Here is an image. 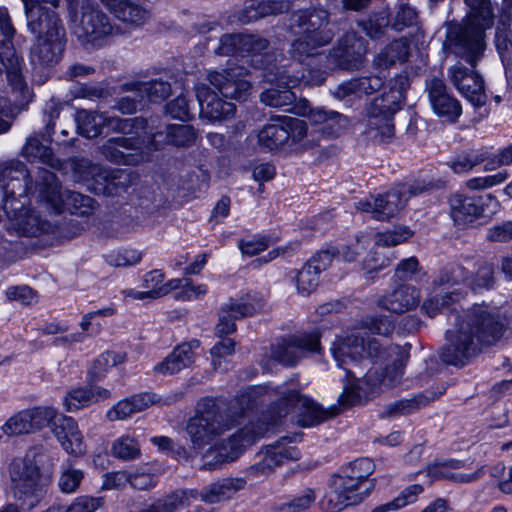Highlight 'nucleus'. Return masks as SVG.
Segmentation results:
<instances>
[{
	"instance_id": "obj_25",
	"label": "nucleus",
	"mask_w": 512,
	"mask_h": 512,
	"mask_svg": "<svg viewBox=\"0 0 512 512\" xmlns=\"http://www.w3.org/2000/svg\"><path fill=\"white\" fill-rule=\"evenodd\" d=\"M208 81L225 98L244 101L250 94L251 83L246 79V70L241 67L210 72Z\"/></svg>"
},
{
	"instance_id": "obj_39",
	"label": "nucleus",
	"mask_w": 512,
	"mask_h": 512,
	"mask_svg": "<svg viewBox=\"0 0 512 512\" xmlns=\"http://www.w3.org/2000/svg\"><path fill=\"white\" fill-rule=\"evenodd\" d=\"M20 154L29 162H41L54 169L61 168V161L55 157L52 149L35 135L27 137Z\"/></svg>"
},
{
	"instance_id": "obj_52",
	"label": "nucleus",
	"mask_w": 512,
	"mask_h": 512,
	"mask_svg": "<svg viewBox=\"0 0 512 512\" xmlns=\"http://www.w3.org/2000/svg\"><path fill=\"white\" fill-rule=\"evenodd\" d=\"M458 297L456 292L435 295L427 298L422 304V310L429 316L434 317L443 309L449 308Z\"/></svg>"
},
{
	"instance_id": "obj_64",
	"label": "nucleus",
	"mask_w": 512,
	"mask_h": 512,
	"mask_svg": "<svg viewBox=\"0 0 512 512\" xmlns=\"http://www.w3.org/2000/svg\"><path fill=\"white\" fill-rule=\"evenodd\" d=\"M357 85L358 98L368 96L379 91L384 85V80L377 75L355 78Z\"/></svg>"
},
{
	"instance_id": "obj_38",
	"label": "nucleus",
	"mask_w": 512,
	"mask_h": 512,
	"mask_svg": "<svg viewBox=\"0 0 512 512\" xmlns=\"http://www.w3.org/2000/svg\"><path fill=\"white\" fill-rule=\"evenodd\" d=\"M127 89L137 93L141 99H147L151 103L165 101L172 92L170 82L162 78L151 79L147 82H133L126 85Z\"/></svg>"
},
{
	"instance_id": "obj_46",
	"label": "nucleus",
	"mask_w": 512,
	"mask_h": 512,
	"mask_svg": "<svg viewBox=\"0 0 512 512\" xmlns=\"http://www.w3.org/2000/svg\"><path fill=\"white\" fill-rule=\"evenodd\" d=\"M122 362H124L123 355L112 351H106L93 362V365L89 370V377L92 381H100L111 367Z\"/></svg>"
},
{
	"instance_id": "obj_24",
	"label": "nucleus",
	"mask_w": 512,
	"mask_h": 512,
	"mask_svg": "<svg viewBox=\"0 0 512 512\" xmlns=\"http://www.w3.org/2000/svg\"><path fill=\"white\" fill-rule=\"evenodd\" d=\"M268 81L276 87L263 91L260 100L266 106L285 108L292 106L296 101V95L292 91L300 82V77L290 74L288 69H277V72L268 76Z\"/></svg>"
},
{
	"instance_id": "obj_51",
	"label": "nucleus",
	"mask_w": 512,
	"mask_h": 512,
	"mask_svg": "<svg viewBox=\"0 0 512 512\" xmlns=\"http://www.w3.org/2000/svg\"><path fill=\"white\" fill-rule=\"evenodd\" d=\"M28 411L31 418L33 433L42 430L52 423L54 424L57 420L58 412L52 406H34L28 408Z\"/></svg>"
},
{
	"instance_id": "obj_48",
	"label": "nucleus",
	"mask_w": 512,
	"mask_h": 512,
	"mask_svg": "<svg viewBox=\"0 0 512 512\" xmlns=\"http://www.w3.org/2000/svg\"><path fill=\"white\" fill-rule=\"evenodd\" d=\"M319 274L312 264H305L300 271L296 272L293 278L295 279L298 293L309 295L313 292L318 286Z\"/></svg>"
},
{
	"instance_id": "obj_4",
	"label": "nucleus",
	"mask_w": 512,
	"mask_h": 512,
	"mask_svg": "<svg viewBox=\"0 0 512 512\" xmlns=\"http://www.w3.org/2000/svg\"><path fill=\"white\" fill-rule=\"evenodd\" d=\"M469 8L465 24H450L444 46L464 58L472 67L486 47V30L495 24V9L491 0H464Z\"/></svg>"
},
{
	"instance_id": "obj_27",
	"label": "nucleus",
	"mask_w": 512,
	"mask_h": 512,
	"mask_svg": "<svg viewBox=\"0 0 512 512\" xmlns=\"http://www.w3.org/2000/svg\"><path fill=\"white\" fill-rule=\"evenodd\" d=\"M426 90L434 112L449 122H455L462 113L461 104L447 93L444 81L432 77L426 82Z\"/></svg>"
},
{
	"instance_id": "obj_35",
	"label": "nucleus",
	"mask_w": 512,
	"mask_h": 512,
	"mask_svg": "<svg viewBox=\"0 0 512 512\" xmlns=\"http://www.w3.org/2000/svg\"><path fill=\"white\" fill-rule=\"evenodd\" d=\"M290 2L285 0H248L238 13V20L247 24L269 15H277L287 11Z\"/></svg>"
},
{
	"instance_id": "obj_12",
	"label": "nucleus",
	"mask_w": 512,
	"mask_h": 512,
	"mask_svg": "<svg viewBox=\"0 0 512 512\" xmlns=\"http://www.w3.org/2000/svg\"><path fill=\"white\" fill-rule=\"evenodd\" d=\"M493 264L474 258H465L463 263L453 264L443 269L435 283L438 285L466 284L472 291L481 292L495 285Z\"/></svg>"
},
{
	"instance_id": "obj_11",
	"label": "nucleus",
	"mask_w": 512,
	"mask_h": 512,
	"mask_svg": "<svg viewBox=\"0 0 512 512\" xmlns=\"http://www.w3.org/2000/svg\"><path fill=\"white\" fill-rule=\"evenodd\" d=\"M235 420L224 417L212 398L198 401L195 415L188 421L186 432L194 449H201L228 430Z\"/></svg>"
},
{
	"instance_id": "obj_37",
	"label": "nucleus",
	"mask_w": 512,
	"mask_h": 512,
	"mask_svg": "<svg viewBox=\"0 0 512 512\" xmlns=\"http://www.w3.org/2000/svg\"><path fill=\"white\" fill-rule=\"evenodd\" d=\"M118 20L130 25H142L149 13L131 0H100Z\"/></svg>"
},
{
	"instance_id": "obj_20",
	"label": "nucleus",
	"mask_w": 512,
	"mask_h": 512,
	"mask_svg": "<svg viewBox=\"0 0 512 512\" xmlns=\"http://www.w3.org/2000/svg\"><path fill=\"white\" fill-rule=\"evenodd\" d=\"M7 217V228L24 236H37L51 230V224L19 199L7 200L2 207Z\"/></svg>"
},
{
	"instance_id": "obj_36",
	"label": "nucleus",
	"mask_w": 512,
	"mask_h": 512,
	"mask_svg": "<svg viewBox=\"0 0 512 512\" xmlns=\"http://www.w3.org/2000/svg\"><path fill=\"white\" fill-rule=\"evenodd\" d=\"M287 139L282 117L277 119V123L266 124L259 131L249 135V140H256L258 148L263 151H277L286 147Z\"/></svg>"
},
{
	"instance_id": "obj_2",
	"label": "nucleus",
	"mask_w": 512,
	"mask_h": 512,
	"mask_svg": "<svg viewBox=\"0 0 512 512\" xmlns=\"http://www.w3.org/2000/svg\"><path fill=\"white\" fill-rule=\"evenodd\" d=\"M449 318L454 324L446 331V343L440 350L441 360L448 365L468 364L483 345L495 343L504 331V324L485 305H474L463 315L453 308Z\"/></svg>"
},
{
	"instance_id": "obj_42",
	"label": "nucleus",
	"mask_w": 512,
	"mask_h": 512,
	"mask_svg": "<svg viewBox=\"0 0 512 512\" xmlns=\"http://www.w3.org/2000/svg\"><path fill=\"white\" fill-rule=\"evenodd\" d=\"M265 306V301L262 297L257 295L247 294L237 299H229L225 304L222 305L224 310L237 321L244 317H250L261 311Z\"/></svg>"
},
{
	"instance_id": "obj_29",
	"label": "nucleus",
	"mask_w": 512,
	"mask_h": 512,
	"mask_svg": "<svg viewBox=\"0 0 512 512\" xmlns=\"http://www.w3.org/2000/svg\"><path fill=\"white\" fill-rule=\"evenodd\" d=\"M495 42L502 61L508 69L512 66V0L502 1Z\"/></svg>"
},
{
	"instance_id": "obj_16",
	"label": "nucleus",
	"mask_w": 512,
	"mask_h": 512,
	"mask_svg": "<svg viewBox=\"0 0 512 512\" xmlns=\"http://www.w3.org/2000/svg\"><path fill=\"white\" fill-rule=\"evenodd\" d=\"M75 122L79 134L86 138L99 136L104 128L112 132L138 133L139 129H143L147 125L144 118L136 117L123 119L117 116H109L106 113L85 109L76 112Z\"/></svg>"
},
{
	"instance_id": "obj_56",
	"label": "nucleus",
	"mask_w": 512,
	"mask_h": 512,
	"mask_svg": "<svg viewBox=\"0 0 512 512\" xmlns=\"http://www.w3.org/2000/svg\"><path fill=\"white\" fill-rule=\"evenodd\" d=\"M316 500V494L313 489L306 488L296 495L291 501L281 506L283 512H302L311 507Z\"/></svg>"
},
{
	"instance_id": "obj_33",
	"label": "nucleus",
	"mask_w": 512,
	"mask_h": 512,
	"mask_svg": "<svg viewBox=\"0 0 512 512\" xmlns=\"http://www.w3.org/2000/svg\"><path fill=\"white\" fill-rule=\"evenodd\" d=\"M145 136H152L157 150L162 144H170L176 147H189L196 141L197 132L191 125L171 124L166 126L165 132L159 131L148 133L144 130Z\"/></svg>"
},
{
	"instance_id": "obj_40",
	"label": "nucleus",
	"mask_w": 512,
	"mask_h": 512,
	"mask_svg": "<svg viewBox=\"0 0 512 512\" xmlns=\"http://www.w3.org/2000/svg\"><path fill=\"white\" fill-rule=\"evenodd\" d=\"M444 390L445 387H442V389L437 394L432 392L429 395L425 393H419L409 399H402L390 403L384 407V410L382 411V416L396 417L400 415L410 414L422 407H425L430 401L438 398L444 392Z\"/></svg>"
},
{
	"instance_id": "obj_55",
	"label": "nucleus",
	"mask_w": 512,
	"mask_h": 512,
	"mask_svg": "<svg viewBox=\"0 0 512 512\" xmlns=\"http://www.w3.org/2000/svg\"><path fill=\"white\" fill-rule=\"evenodd\" d=\"M199 346L200 342L198 340H192L188 343L178 345L169 355L178 365H180L182 369H184L191 366V364L194 362V350H196Z\"/></svg>"
},
{
	"instance_id": "obj_15",
	"label": "nucleus",
	"mask_w": 512,
	"mask_h": 512,
	"mask_svg": "<svg viewBox=\"0 0 512 512\" xmlns=\"http://www.w3.org/2000/svg\"><path fill=\"white\" fill-rule=\"evenodd\" d=\"M425 190L424 185L402 184L385 194H378L357 201L355 208L360 212L369 213L376 220H388L404 207L411 196L418 195Z\"/></svg>"
},
{
	"instance_id": "obj_59",
	"label": "nucleus",
	"mask_w": 512,
	"mask_h": 512,
	"mask_svg": "<svg viewBox=\"0 0 512 512\" xmlns=\"http://www.w3.org/2000/svg\"><path fill=\"white\" fill-rule=\"evenodd\" d=\"M412 236V232L405 227L392 231L379 232L375 235V243L379 246L389 247L398 245Z\"/></svg>"
},
{
	"instance_id": "obj_22",
	"label": "nucleus",
	"mask_w": 512,
	"mask_h": 512,
	"mask_svg": "<svg viewBox=\"0 0 512 512\" xmlns=\"http://www.w3.org/2000/svg\"><path fill=\"white\" fill-rule=\"evenodd\" d=\"M320 350V333L313 330L289 336L274 349L272 357L285 366L295 365L305 354Z\"/></svg>"
},
{
	"instance_id": "obj_14",
	"label": "nucleus",
	"mask_w": 512,
	"mask_h": 512,
	"mask_svg": "<svg viewBox=\"0 0 512 512\" xmlns=\"http://www.w3.org/2000/svg\"><path fill=\"white\" fill-rule=\"evenodd\" d=\"M15 32L7 8L0 7V73L5 72L12 90L24 96L28 86L22 73L23 59L11 45Z\"/></svg>"
},
{
	"instance_id": "obj_60",
	"label": "nucleus",
	"mask_w": 512,
	"mask_h": 512,
	"mask_svg": "<svg viewBox=\"0 0 512 512\" xmlns=\"http://www.w3.org/2000/svg\"><path fill=\"white\" fill-rule=\"evenodd\" d=\"M20 109L9 99L0 95V134L7 133L18 116Z\"/></svg>"
},
{
	"instance_id": "obj_58",
	"label": "nucleus",
	"mask_w": 512,
	"mask_h": 512,
	"mask_svg": "<svg viewBox=\"0 0 512 512\" xmlns=\"http://www.w3.org/2000/svg\"><path fill=\"white\" fill-rule=\"evenodd\" d=\"M360 25L368 37L372 39L380 38L384 35L389 25V18L381 13L370 16L366 21L361 22Z\"/></svg>"
},
{
	"instance_id": "obj_32",
	"label": "nucleus",
	"mask_w": 512,
	"mask_h": 512,
	"mask_svg": "<svg viewBox=\"0 0 512 512\" xmlns=\"http://www.w3.org/2000/svg\"><path fill=\"white\" fill-rule=\"evenodd\" d=\"M283 127L288 136L286 147L307 150L318 145L319 139L308 130L307 123L299 118L282 117Z\"/></svg>"
},
{
	"instance_id": "obj_63",
	"label": "nucleus",
	"mask_w": 512,
	"mask_h": 512,
	"mask_svg": "<svg viewBox=\"0 0 512 512\" xmlns=\"http://www.w3.org/2000/svg\"><path fill=\"white\" fill-rule=\"evenodd\" d=\"M6 296L11 301H17L22 305H32L37 302L36 292L29 286H13L6 290Z\"/></svg>"
},
{
	"instance_id": "obj_62",
	"label": "nucleus",
	"mask_w": 512,
	"mask_h": 512,
	"mask_svg": "<svg viewBox=\"0 0 512 512\" xmlns=\"http://www.w3.org/2000/svg\"><path fill=\"white\" fill-rule=\"evenodd\" d=\"M165 111L174 119L185 121L191 118L189 102L183 95L166 104Z\"/></svg>"
},
{
	"instance_id": "obj_57",
	"label": "nucleus",
	"mask_w": 512,
	"mask_h": 512,
	"mask_svg": "<svg viewBox=\"0 0 512 512\" xmlns=\"http://www.w3.org/2000/svg\"><path fill=\"white\" fill-rule=\"evenodd\" d=\"M104 505L103 497L83 495L75 498L63 512H95Z\"/></svg>"
},
{
	"instance_id": "obj_6",
	"label": "nucleus",
	"mask_w": 512,
	"mask_h": 512,
	"mask_svg": "<svg viewBox=\"0 0 512 512\" xmlns=\"http://www.w3.org/2000/svg\"><path fill=\"white\" fill-rule=\"evenodd\" d=\"M329 13L324 9H302L289 17V30L298 37L292 42L290 54L303 61L319 54V49L328 45L334 33L327 28Z\"/></svg>"
},
{
	"instance_id": "obj_21",
	"label": "nucleus",
	"mask_w": 512,
	"mask_h": 512,
	"mask_svg": "<svg viewBox=\"0 0 512 512\" xmlns=\"http://www.w3.org/2000/svg\"><path fill=\"white\" fill-rule=\"evenodd\" d=\"M285 111L307 117L311 124L317 127V131L326 137H338L349 126L347 116L324 107L312 108L307 100H301L300 103Z\"/></svg>"
},
{
	"instance_id": "obj_9",
	"label": "nucleus",
	"mask_w": 512,
	"mask_h": 512,
	"mask_svg": "<svg viewBox=\"0 0 512 512\" xmlns=\"http://www.w3.org/2000/svg\"><path fill=\"white\" fill-rule=\"evenodd\" d=\"M40 201L53 213L69 211L79 217L89 218L97 210L96 201L78 192L63 190L55 174L48 170L39 173Z\"/></svg>"
},
{
	"instance_id": "obj_49",
	"label": "nucleus",
	"mask_w": 512,
	"mask_h": 512,
	"mask_svg": "<svg viewBox=\"0 0 512 512\" xmlns=\"http://www.w3.org/2000/svg\"><path fill=\"white\" fill-rule=\"evenodd\" d=\"M83 479L84 472L82 470L67 464L61 468L58 487L62 493L72 494L77 491Z\"/></svg>"
},
{
	"instance_id": "obj_28",
	"label": "nucleus",
	"mask_w": 512,
	"mask_h": 512,
	"mask_svg": "<svg viewBox=\"0 0 512 512\" xmlns=\"http://www.w3.org/2000/svg\"><path fill=\"white\" fill-rule=\"evenodd\" d=\"M196 97L200 106V116L211 122L223 121L231 118L236 106L222 100L217 93L206 84L196 86Z\"/></svg>"
},
{
	"instance_id": "obj_45",
	"label": "nucleus",
	"mask_w": 512,
	"mask_h": 512,
	"mask_svg": "<svg viewBox=\"0 0 512 512\" xmlns=\"http://www.w3.org/2000/svg\"><path fill=\"white\" fill-rule=\"evenodd\" d=\"M423 492V487L419 484H413L405 488L396 498L385 504L375 507L371 512H392L397 511L408 504L414 503L419 494Z\"/></svg>"
},
{
	"instance_id": "obj_23",
	"label": "nucleus",
	"mask_w": 512,
	"mask_h": 512,
	"mask_svg": "<svg viewBox=\"0 0 512 512\" xmlns=\"http://www.w3.org/2000/svg\"><path fill=\"white\" fill-rule=\"evenodd\" d=\"M287 438H282L258 454L259 460L247 469V474L256 478L270 474L276 467L293 460H298L300 452L294 446L287 445Z\"/></svg>"
},
{
	"instance_id": "obj_18",
	"label": "nucleus",
	"mask_w": 512,
	"mask_h": 512,
	"mask_svg": "<svg viewBox=\"0 0 512 512\" xmlns=\"http://www.w3.org/2000/svg\"><path fill=\"white\" fill-rule=\"evenodd\" d=\"M450 215L460 228H465L480 217H488L496 213L499 202L491 194L468 197L460 193L449 198Z\"/></svg>"
},
{
	"instance_id": "obj_43",
	"label": "nucleus",
	"mask_w": 512,
	"mask_h": 512,
	"mask_svg": "<svg viewBox=\"0 0 512 512\" xmlns=\"http://www.w3.org/2000/svg\"><path fill=\"white\" fill-rule=\"evenodd\" d=\"M1 431L8 437L21 436L33 433L31 418L28 409L18 411L9 417L1 426Z\"/></svg>"
},
{
	"instance_id": "obj_5",
	"label": "nucleus",
	"mask_w": 512,
	"mask_h": 512,
	"mask_svg": "<svg viewBox=\"0 0 512 512\" xmlns=\"http://www.w3.org/2000/svg\"><path fill=\"white\" fill-rule=\"evenodd\" d=\"M374 469L375 465L369 458H358L350 462L332 478L329 491L320 500L322 510L340 512L350 505L361 503L375 486V480H372L370 488L364 492L359 491L361 484Z\"/></svg>"
},
{
	"instance_id": "obj_30",
	"label": "nucleus",
	"mask_w": 512,
	"mask_h": 512,
	"mask_svg": "<svg viewBox=\"0 0 512 512\" xmlns=\"http://www.w3.org/2000/svg\"><path fill=\"white\" fill-rule=\"evenodd\" d=\"M246 486L242 477L221 478L203 487L199 493L200 499L209 504L231 500Z\"/></svg>"
},
{
	"instance_id": "obj_47",
	"label": "nucleus",
	"mask_w": 512,
	"mask_h": 512,
	"mask_svg": "<svg viewBox=\"0 0 512 512\" xmlns=\"http://www.w3.org/2000/svg\"><path fill=\"white\" fill-rule=\"evenodd\" d=\"M111 453L118 459L134 460L139 458L141 450L138 441L134 437L123 435L113 442Z\"/></svg>"
},
{
	"instance_id": "obj_50",
	"label": "nucleus",
	"mask_w": 512,
	"mask_h": 512,
	"mask_svg": "<svg viewBox=\"0 0 512 512\" xmlns=\"http://www.w3.org/2000/svg\"><path fill=\"white\" fill-rule=\"evenodd\" d=\"M485 159L486 156L484 152L471 150L457 155L448 165L455 173L459 174L471 170L473 167L484 162Z\"/></svg>"
},
{
	"instance_id": "obj_13",
	"label": "nucleus",
	"mask_w": 512,
	"mask_h": 512,
	"mask_svg": "<svg viewBox=\"0 0 512 512\" xmlns=\"http://www.w3.org/2000/svg\"><path fill=\"white\" fill-rule=\"evenodd\" d=\"M138 133H126L129 137L120 136L108 139L101 147L102 155L115 164L136 165L146 159L158 146L152 136H145L144 130Z\"/></svg>"
},
{
	"instance_id": "obj_10",
	"label": "nucleus",
	"mask_w": 512,
	"mask_h": 512,
	"mask_svg": "<svg viewBox=\"0 0 512 512\" xmlns=\"http://www.w3.org/2000/svg\"><path fill=\"white\" fill-rule=\"evenodd\" d=\"M73 32L83 46L99 49L121 33L109 16L89 1L83 2L79 14L72 18Z\"/></svg>"
},
{
	"instance_id": "obj_8",
	"label": "nucleus",
	"mask_w": 512,
	"mask_h": 512,
	"mask_svg": "<svg viewBox=\"0 0 512 512\" xmlns=\"http://www.w3.org/2000/svg\"><path fill=\"white\" fill-rule=\"evenodd\" d=\"M389 87L390 92L376 98L368 109V127L380 142H389L394 136L393 116L410 87L408 74L396 75L389 81Z\"/></svg>"
},
{
	"instance_id": "obj_31",
	"label": "nucleus",
	"mask_w": 512,
	"mask_h": 512,
	"mask_svg": "<svg viewBox=\"0 0 512 512\" xmlns=\"http://www.w3.org/2000/svg\"><path fill=\"white\" fill-rule=\"evenodd\" d=\"M91 173L95 181L103 186V193L109 196L119 195L133 183L132 174L126 169L93 167Z\"/></svg>"
},
{
	"instance_id": "obj_3",
	"label": "nucleus",
	"mask_w": 512,
	"mask_h": 512,
	"mask_svg": "<svg viewBox=\"0 0 512 512\" xmlns=\"http://www.w3.org/2000/svg\"><path fill=\"white\" fill-rule=\"evenodd\" d=\"M43 446L29 448L24 456L13 458L8 465L9 492L16 503L4 505L0 512H20L34 509L45 497L49 478L41 470Z\"/></svg>"
},
{
	"instance_id": "obj_19",
	"label": "nucleus",
	"mask_w": 512,
	"mask_h": 512,
	"mask_svg": "<svg viewBox=\"0 0 512 512\" xmlns=\"http://www.w3.org/2000/svg\"><path fill=\"white\" fill-rule=\"evenodd\" d=\"M367 42L356 32L345 33L327 56V66L330 69L356 71L363 68L367 62Z\"/></svg>"
},
{
	"instance_id": "obj_17",
	"label": "nucleus",
	"mask_w": 512,
	"mask_h": 512,
	"mask_svg": "<svg viewBox=\"0 0 512 512\" xmlns=\"http://www.w3.org/2000/svg\"><path fill=\"white\" fill-rule=\"evenodd\" d=\"M42 169H38L37 179L35 183L31 180L26 165L19 160H9L0 163V190L3 192L4 201L19 199L26 197L29 193L38 191L40 198L39 173Z\"/></svg>"
},
{
	"instance_id": "obj_54",
	"label": "nucleus",
	"mask_w": 512,
	"mask_h": 512,
	"mask_svg": "<svg viewBox=\"0 0 512 512\" xmlns=\"http://www.w3.org/2000/svg\"><path fill=\"white\" fill-rule=\"evenodd\" d=\"M91 394L88 387H79L69 391L63 400L68 412H73L91 404Z\"/></svg>"
},
{
	"instance_id": "obj_1",
	"label": "nucleus",
	"mask_w": 512,
	"mask_h": 512,
	"mask_svg": "<svg viewBox=\"0 0 512 512\" xmlns=\"http://www.w3.org/2000/svg\"><path fill=\"white\" fill-rule=\"evenodd\" d=\"M333 357L339 368L346 372L348 378L343 393L339 396V405H332L324 410L311 399L300 395L296 390L284 393L273 410L262 415L257 421H252L239 429L216 451L209 450L205 458L215 453L212 461H205L202 469L213 470L224 463L234 461L247 447L253 445L269 431H273L289 411L301 412L300 424L313 427L337 416L343 409L359 403L363 397H368L378 388H393L398 385L403 376L404 358H396L393 364L383 371L369 369L359 378L362 369L360 364L367 359H383L386 350L374 338H365L362 333H353L340 338L331 348Z\"/></svg>"
},
{
	"instance_id": "obj_41",
	"label": "nucleus",
	"mask_w": 512,
	"mask_h": 512,
	"mask_svg": "<svg viewBox=\"0 0 512 512\" xmlns=\"http://www.w3.org/2000/svg\"><path fill=\"white\" fill-rule=\"evenodd\" d=\"M410 55V45L406 38L392 41L374 58L373 63L379 68H389L396 63L407 61Z\"/></svg>"
},
{
	"instance_id": "obj_61",
	"label": "nucleus",
	"mask_w": 512,
	"mask_h": 512,
	"mask_svg": "<svg viewBox=\"0 0 512 512\" xmlns=\"http://www.w3.org/2000/svg\"><path fill=\"white\" fill-rule=\"evenodd\" d=\"M79 431L77 422L69 416H61L57 418L52 427V432L62 444V440L68 439L70 436H77V432Z\"/></svg>"
},
{
	"instance_id": "obj_7",
	"label": "nucleus",
	"mask_w": 512,
	"mask_h": 512,
	"mask_svg": "<svg viewBox=\"0 0 512 512\" xmlns=\"http://www.w3.org/2000/svg\"><path fill=\"white\" fill-rule=\"evenodd\" d=\"M34 35L30 59L34 65L52 67L62 58L66 46V30L59 15H51L43 21L26 23Z\"/></svg>"
},
{
	"instance_id": "obj_53",
	"label": "nucleus",
	"mask_w": 512,
	"mask_h": 512,
	"mask_svg": "<svg viewBox=\"0 0 512 512\" xmlns=\"http://www.w3.org/2000/svg\"><path fill=\"white\" fill-rule=\"evenodd\" d=\"M465 467V461L457 459H449L443 462H435L427 467V475L432 481L440 479H449L452 470Z\"/></svg>"
},
{
	"instance_id": "obj_44",
	"label": "nucleus",
	"mask_w": 512,
	"mask_h": 512,
	"mask_svg": "<svg viewBox=\"0 0 512 512\" xmlns=\"http://www.w3.org/2000/svg\"><path fill=\"white\" fill-rule=\"evenodd\" d=\"M24 4V13L26 23L43 21L44 18L51 15H58V13L47 7L50 4L52 7H57L59 0H22Z\"/></svg>"
},
{
	"instance_id": "obj_34",
	"label": "nucleus",
	"mask_w": 512,
	"mask_h": 512,
	"mask_svg": "<svg viewBox=\"0 0 512 512\" xmlns=\"http://www.w3.org/2000/svg\"><path fill=\"white\" fill-rule=\"evenodd\" d=\"M420 301V292L412 285H400L379 300V305L394 313H404L415 308Z\"/></svg>"
},
{
	"instance_id": "obj_26",
	"label": "nucleus",
	"mask_w": 512,
	"mask_h": 512,
	"mask_svg": "<svg viewBox=\"0 0 512 512\" xmlns=\"http://www.w3.org/2000/svg\"><path fill=\"white\" fill-rule=\"evenodd\" d=\"M448 75L451 83L471 104L475 107L486 104L484 81L478 73L459 63L449 68Z\"/></svg>"
}]
</instances>
